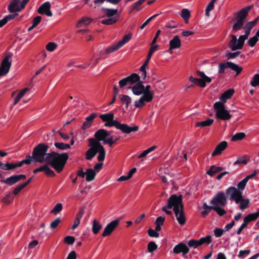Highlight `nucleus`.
Wrapping results in <instances>:
<instances>
[{
  "instance_id": "b1692460",
  "label": "nucleus",
  "mask_w": 259,
  "mask_h": 259,
  "mask_svg": "<svg viewBox=\"0 0 259 259\" xmlns=\"http://www.w3.org/2000/svg\"><path fill=\"white\" fill-rule=\"evenodd\" d=\"M174 212L179 223L181 225H184L186 223V218L183 208H182V209H179Z\"/></svg>"
},
{
  "instance_id": "7ed1b4c3",
  "label": "nucleus",
  "mask_w": 259,
  "mask_h": 259,
  "mask_svg": "<svg viewBox=\"0 0 259 259\" xmlns=\"http://www.w3.org/2000/svg\"><path fill=\"white\" fill-rule=\"evenodd\" d=\"M242 193L235 187H230L226 190V194L229 199L235 201L237 204H239V208L241 210L248 208L250 202L249 199L243 198Z\"/></svg>"
},
{
  "instance_id": "69168bd1",
  "label": "nucleus",
  "mask_w": 259,
  "mask_h": 259,
  "mask_svg": "<svg viewBox=\"0 0 259 259\" xmlns=\"http://www.w3.org/2000/svg\"><path fill=\"white\" fill-rule=\"evenodd\" d=\"M60 222L61 219L57 218L51 223L50 227L53 229H55L58 227Z\"/></svg>"
},
{
  "instance_id": "4c0bfd02",
  "label": "nucleus",
  "mask_w": 259,
  "mask_h": 259,
  "mask_svg": "<svg viewBox=\"0 0 259 259\" xmlns=\"http://www.w3.org/2000/svg\"><path fill=\"white\" fill-rule=\"evenodd\" d=\"M203 208L204 209L202 211L201 213L203 217L205 218L208 213L210 212L211 210H212L213 206H209L206 203L203 204Z\"/></svg>"
},
{
  "instance_id": "f704fd0d",
  "label": "nucleus",
  "mask_w": 259,
  "mask_h": 259,
  "mask_svg": "<svg viewBox=\"0 0 259 259\" xmlns=\"http://www.w3.org/2000/svg\"><path fill=\"white\" fill-rule=\"evenodd\" d=\"M189 80L191 82H192L195 84H198L201 88H204L206 86V84L203 82L202 79H199V78H196L192 76H191L189 77Z\"/></svg>"
},
{
  "instance_id": "dca6fc26",
  "label": "nucleus",
  "mask_w": 259,
  "mask_h": 259,
  "mask_svg": "<svg viewBox=\"0 0 259 259\" xmlns=\"http://www.w3.org/2000/svg\"><path fill=\"white\" fill-rule=\"evenodd\" d=\"M51 5L49 2H46L42 4L37 9V12L39 14H45L47 16L51 17L53 15L51 11Z\"/></svg>"
},
{
  "instance_id": "9d476101",
  "label": "nucleus",
  "mask_w": 259,
  "mask_h": 259,
  "mask_svg": "<svg viewBox=\"0 0 259 259\" xmlns=\"http://www.w3.org/2000/svg\"><path fill=\"white\" fill-rule=\"evenodd\" d=\"M230 68L236 73V75L240 74L242 71V68L238 65L231 62H227L225 63H221L218 66V72L220 74L224 73L225 69Z\"/></svg>"
},
{
  "instance_id": "c85d7f7f",
  "label": "nucleus",
  "mask_w": 259,
  "mask_h": 259,
  "mask_svg": "<svg viewBox=\"0 0 259 259\" xmlns=\"http://www.w3.org/2000/svg\"><path fill=\"white\" fill-rule=\"evenodd\" d=\"M119 18V16H115L112 18L108 17L107 19L102 20L101 23L107 25H112L116 23L118 21Z\"/></svg>"
},
{
  "instance_id": "864d4df0",
  "label": "nucleus",
  "mask_w": 259,
  "mask_h": 259,
  "mask_svg": "<svg viewBox=\"0 0 259 259\" xmlns=\"http://www.w3.org/2000/svg\"><path fill=\"white\" fill-rule=\"evenodd\" d=\"M18 164L17 163H7L5 164L4 165V167H3V169L5 170H10L14 169L16 167H18Z\"/></svg>"
},
{
  "instance_id": "37998d69",
  "label": "nucleus",
  "mask_w": 259,
  "mask_h": 259,
  "mask_svg": "<svg viewBox=\"0 0 259 259\" xmlns=\"http://www.w3.org/2000/svg\"><path fill=\"white\" fill-rule=\"evenodd\" d=\"M216 1L217 0H211V1L208 4L205 10V15L207 17L210 16V12L213 9L214 3L216 2Z\"/></svg>"
},
{
  "instance_id": "20e7f679",
  "label": "nucleus",
  "mask_w": 259,
  "mask_h": 259,
  "mask_svg": "<svg viewBox=\"0 0 259 259\" xmlns=\"http://www.w3.org/2000/svg\"><path fill=\"white\" fill-rule=\"evenodd\" d=\"M49 148V146L47 144L42 143L34 147L32 153L33 161L35 162H47L48 155L50 154V152L47 153Z\"/></svg>"
},
{
  "instance_id": "680f3d73",
  "label": "nucleus",
  "mask_w": 259,
  "mask_h": 259,
  "mask_svg": "<svg viewBox=\"0 0 259 259\" xmlns=\"http://www.w3.org/2000/svg\"><path fill=\"white\" fill-rule=\"evenodd\" d=\"M247 184V182L246 180L244 179L241 180L237 185V189L239 190L240 191L242 192L244 189L245 186Z\"/></svg>"
},
{
  "instance_id": "de8ad7c7",
  "label": "nucleus",
  "mask_w": 259,
  "mask_h": 259,
  "mask_svg": "<svg viewBox=\"0 0 259 259\" xmlns=\"http://www.w3.org/2000/svg\"><path fill=\"white\" fill-rule=\"evenodd\" d=\"M14 199L11 192L7 194L6 196L2 199L3 202L6 205L10 204Z\"/></svg>"
},
{
  "instance_id": "6e6552de",
  "label": "nucleus",
  "mask_w": 259,
  "mask_h": 259,
  "mask_svg": "<svg viewBox=\"0 0 259 259\" xmlns=\"http://www.w3.org/2000/svg\"><path fill=\"white\" fill-rule=\"evenodd\" d=\"M166 207L168 208H173L174 211L184 208L182 203V196L172 195L167 200Z\"/></svg>"
},
{
  "instance_id": "1a4fd4ad",
  "label": "nucleus",
  "mask_w": 259,
  "mask_h": 259,
  "mask_svg": "<svg viewBox=\"0 0 259 259\" xmlns=\"http://www.w3.org/2000/svg\"><path fill=\"white\" fill-rule=\"evenodd\" d=\"M230 37L231 39L229 42L228 47L232 51L242 49L245 40L247 39L242 35H240L238 39L236 36L233 34H231Z\"/></svg>"
},
{
  "instance_id": "f3484780",
  "label": "nucleus",
  "mask_w": 259,
  "mask_h": 259,
  "mask_svg": "<svg viewBox=\"0 0 259 259\" xmlns=\"http://www.w3.org/2000/svg\"><path fill=\"white\" fill-rule=\"evenodd\" d=\"M189 251L188 246L183 242H180L176 245L173 248V252L176 254L182 253L183 256H185Z\"/></svg>"
},
{
  "instance_id": "412c9836",
  "label": "nucleus",
  "mask_w": 259,
  "mask_h": 259,
  "mask_svg": "<svg viewBox=\"0 0 259 259\" xmlns=\"http://www.w3.org/2000/svg\"><path fill=\"white\" fill-rule=\"evenodd\" d=\"M152 100L147 96L143 95L138 100L135 102L134 105L136 108H141L145 106L146 102H150Z\"/></svg>"
},
{
  "instance_id": "0eeeda50",
  "label": "nucleus",
  "mask_w": 259,
  "mask_h": 259,
  "mask_svg": "<svg viewBox=\"0 0 259 259\" xmlns=\"http://www.w3.org/2000/svg\"><path fill=\"white\" fill-rule=\"evenodd\" d=\"M214 110L215 112L216 117L223 120H227L231 118V115L229 112L225 109V105L224 103L217 102L213 105Z\"/></svg>"
},
{
  "instance_id": "052dcab7",
  "label": "nucleus",
  "mask_w": 259,
  "mask_h": 259,
  "mask_svg": "<svg viewBox=\"0 0 259 259\" xmlns=\"http://www.w3.org/2000/svg\"><path fill=\"white\" fill-rule=\"evenodd\" d=\"M157 248V245L154 242L151 241L148 244V251L149 252H152Z\"/></svg>"
},
{
  "instance_id": "bb28decb",
  "label": "nucleus",
  "mask_w": 259,
  "mask_h": 259,
  "mask_svg": "<svg viewBox=\"0 0 259 259\" xmlns=\"http://www.w3.org/2000/svg\"><path fill=\"white\" fill-rule=\"evenodd\" d=\"M259 217L258 212L250 213L244 218L243 222L247 226L248 224L252 221H255Z\"/></svg>"
},
{
  "instance_id": "6e6d98bb",
  "label": "nucleus",
  "mask_w": 259,
  "mask_h": 259,
  "mask_svg": "<svg viewBox=\"0 0 259 259\" xmlns=\"http://www.w3.org/2000/svg\"><path fill=\"white\" fill-rule=\"evenodd\" d=\"M121 47H119V45L118 43L116 44H114L113 45H112V46L109 47L108 48H107L106 50H105V53L106 54H109V53H112V52H113L117 50H118L119 48H120Z\"/></svg>"
},
{
  "instance_id": "39448f33",
  "label": "nucleus",
  "mask_w": 259,
  "mask_h": 259,
  "mask_svg": "<svg viewBox=\"0 0 259 259\" xmlns=\"http://www.w3.org/2000/svg\"><path fill=\"white\" fill-rule=\"evenodd\" d=\"M252 7V6H247L242 9L237 13L236 15V21L234 24L232 28L233 32H237L243 28L245 19L248 15V12Z\"/></svg>"
},
{
  "instance_id": "f8f14e48",
  "label": "nucleus",
  "mask_w": 259,
  "mask_h": 259,
  "mask_svg": "<svg viewBox=\"0 0 259 259\" xmlns=\"http://www.w3.org/2000/svg\"><path fill=\"white\" fill-rule=\"evenodd\" d=\"M29 1V0H11L8 9L11 13L20 12L25 8Z\"/></svg>"
},
{
  "instance_id": "393cba45",
  "label": "nucleus",
  "mask_w": 259,
  "mask_h": 259,
  "mask_svg": "<svg viewBox=\"0 0 259 259\" xmlns=\"http://www.w3.org/2000/svg\"><path fill=\"white\" fill-rule=\"evenodd\" d=\"M234 90L233 89H230L226 91H225L223 94H222L220 97V99L221 100L222 103H224V104L226 102L227 100L233 96L234 93Z\"/></svg>"
},
{
  "instance_id": "3c124183",
  "label": "nucleus",
  "mask_w": 259,
  "mask_h": 259,
  "mask_svg": "<svg viewBox=\"0 0 259 259\" xmlns=\"http://www.w3.org/2000/svg\"><path fill=\"white\" fill-rule=\"evenodd\" d=\"M222 206H213L212 210L216 211L217 214L220 216H223L226 213V211Z\"/></svg>"
},
{
  "instance_id": "58836bf2",
  "label": "nucleus",
  "mask_w": 259,
  "mask_h": 259,
  "mask_svg": "<svg viewBox=\"0 0 259 259\" xmlns=\"http://www.w3.org/2000/svg\"><path fill=\"white\" fill-rule=\"evenodd\" d=\"M197 74L198 76L201 77V78L199 79H202V80L203 81L205 84L206 82L209 83L211 81V79L210 77L205 75L203 72L197 71Z\"/></svg>"
},
{
  "instance_id": "ea45409f",
  "label": "nucleus",
  "mask_w": 259,
  "mask_h": 259,
  "mask_svg": "<svg viewBox=\"0 0 259 259\" xmlns=\"http://www.w3.org/2000/svg\"><path fill=\"white\" fill-rule=\"evenodd\" d=\"M181 17L184 20L186 23H188L189 19L190 17V12L187 9H183L181 11Z\"/></svg>"
},
{
  "instance_id": "49530a36",
  "label": "nucleus",
  "mask_w": 259,
  "mask_h": 259,
  "mask_svg": "<svg viewBox=\"0 0 259 259\" xmlns=\"http://www.w3.org/2000/svg\"><path fill=\"white\" fill-rule=\"evenodd\" d=\"M198 241L200 246L203 244H209L211 242V236L207 235L205 237L201 238Z\"/></svg>"
},
{
  "instance_id": "c756f323",
  "label": "nucleus",
  "mask_w": 259,
  "mask_h": 259,
  "mask_svg": "<svg viewBox=\"0 0 259 259\" xmlns=\"http://www.w3.org/2000/svg\"><path fill=\"white\" fill-rule=\"evenodd\" d=\"M102 10L107 17L110 18H112L115 16H117L116 14H117L118 12L117 9L103 8L102 9Z\"/></svg>"
},
{
  "instance_id": "c9c22d12",
  "label": "nucleus",
  "mask_w": 259,
  "mask_h": 259,
  "mask_svg": "<svg viewBox=\"0 0 259 259\" xmlns=\"http://www.w3.org/2000/svg\"><path fill=\"white\" fill-rule=\"evenodd\" d=\"M214 121L213 119L208 118L206 120L202 121L197 122L196 124V126L205 127L211 125Z\"/></svg>"
},
{
  "instance_id": "f03ea898",
  "label": "nucleus",
  "mask_w": 259,
  "mask_h": 259,
  "mask_svg": "<svg viewBox=\"0 0 259 259\" xmlns=\"http://www.w3.org/2000/svg\"><path fill=\"white\" fill-rule=\"evenodd\" d=\"M69 158L67 153H58L55 151L50 152L46 163L51 166L58 173L61 172Z\"/></svg>"
},
{
  "instance_id": "f257e3e1",
  "label": "nucleus",
  "mask_w": 259,
  "mask_h": 259,
  "mask_svg": "<svg viewBox=\"0 0 259 259\" xmlns=\"http://www.w3.org/2000/svg\"><path fill=\"white\" fill-rule=\"evenodd\" d=\"M99 117L103 121L105 122L104 124L105 126H114L116 128L120 130L122 133L125 134H128L133 132H137L139 130L138 126L135 125L131 127L126 124L121 123L117 120H114V115L112 113L101 114Z\"/></svg>"
},
{
  "instance_id": "e433bc0d",
  "label": "nucleus",
  "mask_w": 259,
  "mask_h": 259,
  "mask_svg": "<svg viewBox=\"0 0 259 259\" xmlns=\"http://www.w3.org/2000/svg\"><path fill=\"white\" fill-rule=\"evenodd\" d=\"M1 182L9 185H13L18 182L15 175L8 178L5 180H1Z\"/></svg>"
},
{
  "instance_id": "7c9ffc66",
  "label": "nucleus",
  "mask_w": 259,
  "mask_h": 259,
  "mask_svg": "<svg viewBox=\"0 0 259 259\" xmlns=\"http://www.w3.org/2000/svg\"><path fill=\"white\" fill-rule=\"evenodd\" d=\"M224 169V167L222 166H216L212 165L210 166L209 169L206 172L207 174L210 176H213L215 174L219 172Z\"/></svg>"
},
{
  "instance_id": "8fccbe9b",
  "label": "nucleus",
  "mask_w": 259,
  "mask_h": 259,
  "mask_svg": "<svg viewBox=\"0 0 259 259\" xmlns=\"http://www.w3.org/2000/svg\"><path fill=\"white\" fill-rule=\"evenodd\" d=\"M151 89V86L150 85H147L145 87V89H144V95L147 96L151 99H153L154 93L153 92L150 91Z\"/></svg>"
},
{
  "instance_id": "09e8293b",
  "label": "nucleus",
  "mask_w": 259,
  "mask_h": 259,
  "mask_svg": "<svg viewBox=\"0 0 259 259\" xmlns=\"http://www.w3.org/2000/svg\"><path fill=\"white\" fill-rule=\"evenodd\" d=\"M250 84L252 87L259 86V74H256L252 77Z\"/></svg>"
},
{
  "instance_id": "a878e982",
  "label": "nucleus",
  "mask_w": 259,
  "mask_h": 259,
  "mask_svg": "<svg viewBox=\"0 0 259 259\" xmlns=\"http://www.w3.org/2000/svg\"><path fill=\"white\" fill-rule=\"evenodd\" d=\"M128 85L131 86L135 85L140 80V76L137 73H132L130 75L126 77Z\"/></svg>"
},
{
  "instance_id": "473e14b6",
  "label": "nucleus",
  "mask_w": 259,
  "mask_h": 259,
  "mask_svg": "<svg viewBox=\"0 0 259 259\" xmlns=\"http://www.w3.org/2000/svg\"><path fill=\"white\" fill-rule=\"evenodd\" d=\"M92 21V19L90 18L83 17L78 21L76 26L80 27L83 25H88L91 23Z\"/></svg>"
},
{
  "instance_id": "4d7b16f0",
  "label": "nucleus",
  "mask_w": 259,
  "mask_h": 259,
  "mask_svg": "<svg viewBox=\"0 0 259 259\" xmlns=\"http://www.w3.org/2000/svg\"><path fill=\"white\" fill-rule=\"evenodd\" d=\"M258 37L257 36H256V34L255 36H254L252 37H250L248 39V40L247 41V44L251 47H253L255 45V44L257 42V41H258Z\"/></svg>"
},
{
  "instance_id": "ddd939ff",
  "label": "nucleus",
  "mask_w": 259,
  "mask_h": 259,
  "mask_svg": "<svg viewBox=\"0 0 259 259\" xmlns=\"http://www.w3.org/2000/svg\"><path fill=\"white\" fill-rule=\"evenodd\" d=\"M227 203V197L223 191L218 192L210 202L212 206H224Z\"/></svg>"
},
{
  "instance_id": "a211bd4d",
  "label": "nucleus",
  "mask_w": 259,
  "mask_h": 259,
  "mask_svg": "<svg viewBox=\"0 0 259 259\" xmlns=\"http://www.w3.org/2000/svg\"><path fill=\"white\" fill-rule=\"evenodd\" d=\"M128 89L131 90L134 95L139 96L144 94L145 87L142 84V82L139 81L133 86L129 87Z\"/></svg>"
},
{
  "instance_id": "a18cd8bd",
  "label": "nucleus",
  "mask_w": 259,
  "mask_h": 259,
  "mask_svg": "<svg viewBox=\"0 0 259 259\" xmlns=\"http://www.w3.org/2000/svg\"><path fill=\"white\" fill-rule=\"evenodd\" d=\"M245 136L246 135L244 133H237L232 137L231 140L232 141H240L244 139Z\"/></svg>"
},
{
  "instance_id": "4be33fe9",
  "label": "nucleus",
  "mask_w": 259,
  "mask_h": 259,
  "mask_svg": "<svg viewBox=\"0 0 259 259\" xmlns=\"http://www.w3.org/2000/svg\"><path fill=\"white\" fill-rule=\"evenodd\" d=\"M228 143L226 141H222L220 143L215 147L214 150L211 154V156L214 157L220 155L222 151H224L227 147Z\"/></svg>"
},
{
  "instance_id": "cd10ccee",
  "label": "nucleus",
  "mask_w": 259,
  "mask_h": 259,
  "mask_svg": "<svg viewBox=\"0 0 259 259\" xmlns=\"http://www.w3.org/2000/svg\"><path fill=\"white\" fill-rule=\"evenodd\" d=\"M97 149V153H99V155L97 157L98 161H103L105 158V150L100 142L99 143Z\"/></svg>"
},
{
  "instance_id": "c03bdc74",
  "label": "nucleus",
  "mask_w": 259,
  "mask_h": 259,
  "mask_svg": "<svg viewBox=\"0 0 259 259\" xmlns=\"http://www.w3.org/2000/svg\"><path fill=\"white\" fill-rule=\"evenodd\" d=\"M120 100L123 104H126V108H128L130 104L132 102V99L127 95H121L120 97Z\"/></svg>"
},
{
  "instance_id": "423d86ee",
  "label": "nucleus",
  "mask_w": 259,
  "mask_h": 259,
  "mask_svg": "<svg viewBox=\"0 0 259 259\" xmlns=\"http://www.w3.org/2000/svg\"><path fill=\"white\" fill-rule=\"evenodd\" d=\"M95 138L99 142L103 141L105 144H108L110 147H112L114 144L113 141V136H111L110 132L103 128L98 130L94 135Z\"/></svg>"
},
{
  "instance_id": "5701e85b",
  "label": "nucleus",
  "mask_w": 259,
  "mask_h": 259,
  "mask_svg": "<svg viewBox=\"0 0 259 259\" xmlns=\"http://www.w3.org/2000/svg\"><path fill=\"white\" fill-rule=\"evenodd\" d=\"M258 21V18L252 21L247 22L243 27L245 34L242 35L245 38L247 39L252 28L255 26Z\"/></svg>"
},
{
  "instance_id": "bf43d9fd",
  "label": "nucleus",
  "mask_w": 259,
  "mask_h": 259,
  "mask_svg": "<svg viewBox=\"0 0 259 259\" xmlns=\"http://www.w3.org/2000/svg\"><path fill=\"white\" fill-rule=\"evenodd\" d=\"M57 47V45L55 42H50L46 45V49L49 52L54 51Z\"/></svg>"
},
{
  "instance_id": "aec40b11",
  "label": "nucleus",
  "mask_w": 259,
  "mask_h": 259,
  "mask_svg": "<svg viewBox=\"0 0 259 259\" xmlns=\"http://www.w3.org/2000/svg\"><path fill=\"white\" fill-rule=\"evenodd\" d=\"M181 41L178 35H175L174 38L169 41V48L168 51L170 54L172 53V50L178 49L181 47Z\"/></svg>"
},
{
  "instance_id": "338daca9",
  "label": "nucleus",
  "mask_w": 259,
  "mask_h": 259,
  "mask_svg": "<svg viewBox=\"0 0 259 259\" xmlns=\"http://www.w3.org/2000/svg\"><path fill=\"white\" fill-rule=\"evenodd\" d=\"M32 156H29L27 157V158L22 160L21 161L18 163V166H21L23 164H29L31 163Z\"/></svg>"
},
{
  "instance_id": "2eb2a0df",
  "label": "nucleus",
  "mask_w": 259,
  "mask_h": 259,
  "mask_svg": "<svg viewBox=\"0 0 259 259\" xmlns=\"http://www.w3.org/2000/svg\"><path fill=\"white\" fill-rule=\"evenodd\" d=\"M119 223V219H116L111 221L105 227L102 236L104 237L109 236L115 230V229L118 226Z\"/></svg>"
},
{
  "instance_id": "603ef678",
  "label": "nucleus",
  "mask_w": 259,
  "mask_h": 259,
  "mask_svg": "<svg viewBox=\"0 0 259 259\" xmlns=\"http://www.w3.org/2000/svg\"><path fill=\"white\" fill-rule=\"evenodd\" d=\"M146 1V0H139L137 2L135 3L134 4H133L131 8V12H132L135 10L139 11L140 10L139 7L141 6Z\"/></svg>"
},
{
  "instance_id": "9b49d317",
  "label": "nucleus",
  "mask_w": 259,
  "mask_h": 259,
  "mask_svg": "<svg viewBox=\"0 0 259 259\" xmlns=\"http://www.w3.org/2000/svg\"><path fill=\"white\" fill-rule=\"evenodd\" d=\"M89 142L90 148L85 152V158L87 160H91L97 153L99 141L95 138L89 139Z\"/></svg>"
},
{
  "instance_id": "774afa93",
  "label": "nucleus",
  "mask_w": 259,
  "mask_h": 259,
  "mask_svg": "<svg viewBox=\"0 0 259 259\" xmlns=\"http://www.w3.org/2000/svg\"><path fill=\"white\" fill-rule=\"evenodd\" d=\"M240 53V52L237 51L234 53L228 52L226 54V57L228 59H233L237 57Z\"/></svg>"
},
{
  "instance_id": "0e129e2a",
  "label": "nucleus",
  "mask_w": 259,
  "mask_h": 259,
  "mask_svg": "<svg viewBox=\"0 0 259 259\" xmlns=\"http://www.w3.org/2000/svg\"><path fill=\"white\" fill-rule=\"evenodd\" d=\"M64 241L65 243L71 245L75 241V238L73 236H68L64 238Z\"/></svg>"
},
{
  "instance_id": "79ce46f5",
  "label": "nucleus",
  "mask_w": 259,
  "mask_h": 259,
  "mask_svg": "<svg viewBox=\"0 0 259 259\" xmlns=\"http://www.w3.org/2000/svg\"><path fill=\"white\" fill-rule=\"evenodd\" d=\"M55 146L61 150H67L70 148V145L61 142H55L54 144Z\"/></svg>"
},
{
  "instance_id": "6ab92c4d",
  "label": "nucleus",
  "mask_w": 259,
  "mask_h": 259,
  "mask_svg": "<svg viewBox=\"0 0 259 259\" xmlns=\"http://www.w3.org/2000/svg\"><path fill=\"white\" fill-rule=\"evenodd\" d=\"M98 116L96 113H92L90 116H87L85 119V121L83 123L81 128L85 131L92 126L94 119Z\"/></svg>"
},
{
  "instance_id": "13d9d810",
  "label": "nucleus",
  "mask_w": 259,
  "mask_h": 259,
  "mask_svg": "<svg viewBox=\"0 0 259 259\" xmlns=\"http://www.w3.org/2000/svg\"><path fill=\"white\" fill-rule=\"evenodd\" d=\"M188 245L190 247L196 248L200 246L198 240L191 239L188 242Z\"/></svg>"
},
{
  "instance_id": "5fc2aeb1",
  "label": "nucleus",
  "mask_w": 259,
  "mask_h": 259,
  "mask_svg": "<svg viewBox=\"0 0 259 259\" xmlns=\"http://www.w3.org/2000/svg\"><path fill=\"white\" fill-rule=\"evenodd\" d=\"M62 209V204L61 203H58L55 206L53 209L51 210V212L53 214H56L60 212Z\"/></svg>"
},
{
  "instance_id": "2f4dec72",
  "label": "nucleus",
  "mask_w": 259,
  "mask_h": 259,
  "mask_svg": "<svg viewBox=\"0 0 259 259\" xmlns=\"http://www.w3.org/2000/svg\"><path fill=\"white\" fill-rule=\"evenodd\" d=\"M102 225L97 220H94L93 222L92 231L94 234H97L102 229Z\"/></svg>"
},
{
  "instance_id": "72a5a7b5",
  "label": "nucleus",
  "mask_w": 259,
  "mask_h": 259,
  "mask_svg": "<svg viewBox=\"0 0 259 259\" xmlns=\"http://www.w3.org/2000/svg\"><path fill=\"white\" fill-rule=\"evenodd\" d=\"M96 173L95 170L92 168H88L86 170L85 180L88 182H91L95 179Z\"/></svg>"
},
{
  "instance_id": "a19ab883",
  "label": "nucleus",
  "mask_w": 259,
  "mask_h": 259,
  "mask_svg": "<svg viewBox=\"0 0 259 259\" xmlns=\"http://www.w3.org/2000/svg\"><path fill=\"white\" fill-rule=\"evenodd\" d=\"M132 36L133 35L132 33H128L125 35L123 37L122 39L117 42L119 47H122L124 44L127 43L132 38Z\"/></svg>"
},
{
  "instance_id": "4468645a",
  "label": "nucleus",
  "mask_w": 259,
  "mask_h": 259,
  "mask_svg": "<svg viewBox=\"0 0 259 259\" xmlns=\"http://www.w3.org/2000/svg\"><path fill=\"white\" fill-rule=\"evenodd\" d=\"M10 58V56L7 55L2 60L0 66V76L6 75L9 71L12 64Z\"/></svg>"
},
{
  "instance_id": "e2e57ef3",
  "label": "nucleus",
  "mask_w": 259,
  "mask_h": 259,
  "mask_svg": "<svg viewBox=\"0 0 259 259\" xmlns=\"http://www.w3.org/2000/svg\"><path fill=\"white\" fill-rule=\"evenodd\" d=\"M146 67V65L143 64L140 69L141 72V77L143 79H145L147 77Z\"/></svg>"
}]
</instances>
